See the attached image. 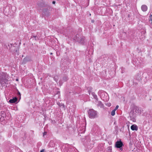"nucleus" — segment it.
I'll return each mask as SVG.
<instances>
[{
    "mask_svg": "<svg viewBox=\"0 0 152 152\" xmlns=\"http://www.w3.org/2000/svg\"><path fill=\"white\" fill-rule=\"evenodd\" d=\"M94 142L93 140H91L89 136H87L85 137L84 141V145L88 148L92 147L94 144Z\"/></svg>",
    "mask_w": 152,
    "mask_h": 152,
    "instance_id": "f257e3e1",
    "label": "nucleus"
},
{
    "mask_svg": "<svg viewBox=\"0 0 152 152\" xmlns=\"http://www.w3.org/2000/svg\"><path fill=\"white\" fill-rule=\"evenodd\" d=\"M98 94L100 96V97L102 100L104 102L107 101L109 100L108 94L104 91H100L98 92Z\"/></svg>",
    "mask_w": 152,
    "mask_h": 152,
    "instance_id": "f03ea898",
    "label": "nucleus"
},
{
    "mask_svg": "<svg viewBox=\"0 0 152 152\" xmlns=\"http://www.w3.org/2000/svg\"><path fill=\"white\" fill-rule=\"evenodd\" d=\"M88 112L89 117L91 119H94L98 117V112L92 109H89Z\"/></svg>",
    "mask_w": 152,
    "mask_h": 152,
    "instance_id": "7ed1b4c3",
    "label": "nucleus"
},
{
    "mask_svg": "<svg viewBox=\"0 0 152 152\" xmlns=\"http://www.w3.org/2000/svg\"><path fill=\"white\" fill-rule=\"evenodd\" d=\"M130 119L133 122H135L136 121L135 118L136 117V114L134 111H131L129 113Z\"/></svg>",
    "mask_w": 152,
    "mask_h": 152,
    "instance_id": "20e7f679",
    "label": "nucleus"
},
{
    "mask_svg": "<svg viewBox=\"0 0 152 152\" xmlns=\"http://www.w3.org/2000/svg\"><path fill=\"white\" fill-rule=\"evenodd\" d=\"M124 146V145L122 142L121 141L120 139L119 140V141H118L115 142V147L117 148H120V147H122Z\"/></svg>",
    "mask_w": 152,
    "mask_h": 152,
    "instance_id": "39448f33",
    "label": "nucleus"
},
{
    "mask_svg": "<svg viewBox=\"0 0 152 152\" xmlns=\"http://www.w3.org/2000/svg\"><path fill=\"white\" fill-rule=\"evenodd\" d=\"M78 131L80 133H84L85 132V127L84 124L80 126L78 129Z\"/></svg>",
    "mask_w": 152,
    "mask_h": 152,
    "instance_id": "423d86ee",
    "label": "nucleus"
},
{
    "mask_svg": "<svg viewBox=\"0 0 152 152\" xmlns=\"http://www.w3.org/2000/svg\"><path fill=\"white\" fill-rule=\"evenodd\" d=\"M86 40L85 37L82 36L81 37L80 39L79 40V41L78 42L81 44H84Z\"/></svg>",
    "mask_w": 152,
    "mask_h": 152,
    "instance_id": "0eeeda50",
    "label": "nucleus"
},
{
    "mask_svg": "<svg viewBox=\"0 0 152 152\" xmlns=\"http://www.w3.org/2000/svg\"><path fill=\"white\" fill-rule=\"evenodd\" d=\"M44 16H48L50 15V13L47 9H44L42 13Z\"/></svg>",
    "mask_w": 152,
    "mask_h": 152,
    "instance_id": "6e6552de",
    "label": "nucleus"
},
{
    "mask_svg": "<svg viewBox=\"0 0 152 152\" xmlns=\"http://www.w3.org/2000/svg\"><path fill=\"white\" fill-rule=\"evenodd\" d=\"M88 93L89 95H90L91 94L92 95L93 97L96 100H97V99H98L97 97V95L95 94V93H94V92H91V90H89Z\"/></svg>",
    "mask_w": 152,
    "mask_h": 152,
    "instance_id": "1a4fd4ad",
    "label": "nucleus"
},
{
    "mask_svg": "<svg viewBox=\"0 0 152 152\" xmlns=\"http://www.w3.org/2000/svg\"><path fill=\"white\" fill-rule=\"evenodd\" d=\"M96 103L98 107H100L101 108L103 107L104 105L103 104L101 101H98L97 99V100H96Z\"/></svg>",
    "mask_w": 152,
    "mask_h": 152,
    "instance_id": "9d476101",
    "label": "nucleus"
},
{
    "mask_svg": "<svg viewBox=\"0 0 152 152\" xmlns=\"http://www.w3.org/2000/svg\"><path fill=\"white\" fill-rule=\"evenodd\" d=\"M133 64L135 65V66H138L141 64V62L139 61L138 59H135L133 61Z\"/></svg>",
    "mask_w": 152,
    "mask_h": 152,
    "instance_id": "9b49d317",
    "label": "nucleus"
},
{
    "mask_svg": "<svg viewBox=\"0 0 152 152\" xmlns=\"http://www.w3.org/2000/svg\"><path fill=\"white\" fill-rule=\"evenodd\" d=\"M81 37H82V36L77 34L74 37L73 39L76 41L78 42L79 41Z\"/></svg>",
    "mask_w": 152,
    "mask_h": 152,
    "instance_id": "f8f14e48",
    "label": "nucleus"
},
{
    "mask_svg": "<svg viewBox=\"0 0 152 152\" xmlns=\"http://www.w3.org/2000/svg\"><path fill=\"white\" fill-rule=\"evenodd\" d=\"M131 129L133 131H137L138 130V128L137 125L133 124L131 126Z\"/></svg>",
    "mask_w": 152,
    "mask_h": 152,
    "instance_id": "ddd939ff",
    "label": "nucleus"
},
{
    "mask_svg": "<svg viewBox=\"0 0 152 152\" xmlns=\"http://www.w3.org/2000/svg\"><path fill=\"white\" fill-rule=\"evenodd\" d=\"M18 99L17 97H15L14 98H13L12 99H10L9 101V102L10 103H15L17 101Z\"/></svg>",
    "mask_w": 152,
    "mask_h": 152,
    "instance_id": "4468645a",
    "label": "nucleus"
},
{
    "mask_svg": "<svg viewBox=\"0 0 152 152\" xmlns=\"http://www.w3.org/2000/svg\"><path fill=\"white\" fill-rule=\"evenodd\" d=\"M141 9L143 11L145 12L148 9V7L145 5H143L142 6Z\"/></svg>",
    "mask_w": 152,
    "mask_h": 152,
    "instance_id": "2eb2a0df",
    "label": "nucleus"
},
{
    "mask_svg": "<svg viewBox=\"0 0 152 152\" xmlns=\"http://www.w3.org/2000/svg\"><path fill=\"white\" fill-rule=\"evenodd\" d=\"M141 108H137L136 109L135 112L137 113L140 114L141 112Z\"/></svg>",
    "mask_w": 152,
    "mask_h": 152,
    "instance_id": "dca6fc26",
    "label": "nucleus"
},
{
    "mask_svg": "<svg viewBox=\"0 0 152 152\" xmlns=\"http://www.w3.org/2000/svg\"><path fill=\"white\" fill-rule=\"evenodd\" d=\"M112 147L110 146L107 148L106 152H112Z\"/></svg>",
    "mask_w": 152,
    "mask_h": 152,
    "instance_id": "f3484780",
    "label": "nucleus"
},
{
    "mask_svg": "<svg viewBox=\"0 0 152 152\" xmlns=\"http://www.w3.org/2000/svg\"><path fill=\"white\" fill-rule=\"evenodd\" d=\"M115 110H113L111 113V114L112 116H114L115 114Z\"/></svg>",
    "mask_w": 152,
    "mask_h": 152,
    "instance_id": "a211bd4d",
    "label": "nucleus"
},
{
    "mask_svg": "<svg viewBox=\"0 0 152 152\" xmlns=\"http://www.w3.org/2000/svg\"><path fill=\"white\" fill-rule=\"evenodd\" d=\"M121 73H124L125 72V69L124 68L122 67L121 68Z\"/></svg>",
    "mask_w": 152,
    "mask_h": 152,
    "instance_id": "6ab92c4d",
    "label": "nucleus"
},
{
    "mask_svg": "<svg viewBox=\"0 0 152 152\" xmlns=\"http://www.w3.org/2000/svg\"><path fill=\"white\" fill-rule=\"evenodd\" d=\"M2 81V82H4V83H5L6 81V80H5L3 79V80L2 81V80L1 78L0 77V83L1 82V81Z\"/></svg>",
    "mask_w": 152,
    "mask_h": 152,
    "instance_id": "aec40b11",
    "label": "nucleus"
},
{
    "mask_svg": "<svg viewBox=\"0 0 152 152\" xmlns=\"http://www.w3.org/2000/svg\"><path fill=\"white\" fill-rule=\"evenodd\" d=\"M63 80L64 81H66L67 80V78L66 77H65L63 78Z\"/></svg>",
    "mask_w": 152,
    "mask_h": 152,
    "instance_id": "412c9836",
    "label": "nucleus"
},
{
    "mask_svg": "<svg viewBox=\"0 0 152 152\" xmlns=\"http://www.w3.org/2000/svg\"><path fill=\"white\" fill-rule=\"evenodd\" d=\"M106 105L108 107H110L111 105V104L110 103H108L106 104Z\"/></svg>",
    "mask_w": 152,
    "mask_h": 152,
    "instance_id": "4be33fe9",
    "label": "nucleus"
},
{
    "mask_svg": "<svg viewBox=\"0 0 152 152\" xmlns=\"http://www.w3.org/2000/svg\"><path fill=\"white\" fill-rule=\"evenodd\" d=\"M118 107H119V106L118 105H117L115 107V109L114 110H115L116 111L118 108Z\"/></svg>",
    "mask_w": 152,
    "mask_h": 152,
    "instance_id": "5701e85b",
    "label": "nucleus"
},
{
    "mask_svg": "<svg viewBox=\"0 0 152 152\" xmlns=\"http://www.w3.org/2000/svg\"><path fill=\"white\" fill-rule=\"evenodd\" d=\"M150 20H152V15L151 14L150 16Z\"/></svg>",
    "mask_w": 152,
    "mask_h": 152,
    "instance_id": "b1692460",
    "label": "nucleus"
},
{
    "mask_svg": "<svg viewBox=\"0 0 152 152\" xmlns=\"http://www.w3.org/2000/svg\"><path fill=\"white\" fill-rule=\"evenodd\" d=\"M33 37V38H35V39H36V38L37 37V38H38V37H37V36H33V37H31V38Z\"/></svg>",
    "mask_w": 152,
    "mask_h": 152,
    "instance_id": "393cba45",
    "label": "nucleus"
},
{
    "mask_svg": "<svg viewBox=\"0 0 152 152\" xmlns=\"http://www.w3.org/2000/svg\"><path fill=\"white\" fill-rule=\"evenodd\" d=\"M54 79L56 82H57L58 81V80L56 78H55V77L54 78Z\"/></svg>",
    "mask_w": 152,
    "mask_h": 152,
    "instance_id": "a878e982",
    "label": "nucleus"
},
{
    "mask_svg": "<svg viewBox=\"0 0 152 152\" xmlns=\"http://www.w3.org/2000/svg\"><path fill=\"white\" fill-rule=\"evenodd\" d=\"M28 58L27 57H26V58H24V61H26L27 60V59H28Z\"/></svg>",
    "mask_w": 152,
    "mask_h": 152,
    "instance_id": "bb28decb",
    "label": "nucleus"
},
{
    "mask_svg": "<svg viewBox=\"0 0 152 152\" xmlns=\"http://www.w3.org/2000/svg\"><path fill=\"white\" fill-rule=\"evenodd\" d=\"M120 148V150L122 151L123 150V148L122 147H120V148Z\"/></svg>",
    "mask_w": 152,
    "mask_h": 152,
    "instance_id": "cd10ccee",
    "label": "nucleus"
},
{
    "mask_svg": "<svg viewBox=\"0 0 152 152\" xmlns=\"http://www.w3.org/2000/svg\"><path fill=\"white\" fill-rule=\"evenodd\" d=\"M40 152H44V150L42 149L40 151Z\"/></svg>",
    "mask_w": 152,
    "mask_h": 152,
    "instance_id": "c85d7f7f",
    "label": "nucleus"
},
{
    "mask_svg": "<svg viewBox=\"0 0 152 152\" xmlns=\"http://www.w3.org/2000/svg\"><path fill=\"white\" fill-rule=\"evenodd\" d=\"M52 3L53 4H55V1H53Z\"/></svg>",
    "mask_w": 152,
    "mask_h": 152,
    "instance_id": "c756f323",
    "label": "nucleus"
},
{
    "mask_svg": "<svg viewBox=\"0 0 152 152\" xmlns=\"http://www.w3.org/2000/svg\"><path fill=\"white\" fill-rule=\"evenodd\" d=\"M135 83V84H137V82H135V83H134V82H133V84H134V83Z\"/></svg>",
    "mask_w": 152,
    "mask_h": 152,
    "instance_id": "7c9ffc66",
    "label": "nucleus"
},
{
    "mask_svg": "<svg viewBox=\"0 0 152 152\" xmlns=\"http://www.w3.org/2000/svg\"><path fill=\"white\" fill-rule=\"evenodd\" d=\"M18 93L20 95V93L19 91L18 92Z\"/></svg>",
    "mask_w": 152,
    "mask_h": 152,
    "instance_id": "2f4dec72",
    "label": "nucleus"
},
{
    "mask_svg": "<svg viewBox=\"0 0 152 152\" xmlns=\"http://www.w3.org/2000/svg\"><path fill=\"white\" fill-rule=\"evenodd\" d=\"M61 81H59V84H61Z\"/></svg>",
    "mask_w": 152,
    "mask_h": 152,
    "instance_id": "473e14b6",
    "label": "nucleus"
},
{
    "mask_svg": "<svg viewBox=\"0 0 152 152\" xmlns=\"http://www.w3.org/2000/svg\"><path fill=\"white\" fill-rule=\"evenodd\" d=\"M89 88V89H91V90H92V88H90H90Z\"/></svg>",
    "mask_w": 152,
    "mask_h": 152,
    "instance_id": "72a5a7b5",
    "label": "nucleus"
},
{
    "mask_svg": "<svg viewBox=\"0 0 152 152\" xmlns=\"http://www.w3.org/2000/svg\"><path fill=\"white\" fill-rule=\"evenodd\" d=\"M141 78H140L138 80L139 81V80H141Z\"/></svg>",
    "mask_w": 152,
    "mask_h": 152,
    "instance_id": "f704fd0d",
    "label": "nucleus"
},
{
    "mask_svg": "<svg viewBox=\"0 0 152 152\" xmlns=\"http://www.w3.org/2000/svg\"><path fill=\"white\" fill-rule=\"evenodd\" d=\"M92 23H93V22H94V21H93L92 20Z\"/></svg>",
    "mask_w": 152,
    "mask_h": 152,
    "instance_id": "c9c22d12",
    "label": "nucleus"
},
{
    "mask_svg": "<svg viewBox=\"0 0 152 152\" xmlns=\"http://www.w3.org/2000/svg\"><path fill=\"white\" fill-rule=\"evenodd\" d=\"M16 80H17V81H18V79H16Z\"/></svg>",
    "mask_w": 152,
    "mask_h": 152,
    "instance_id": "e433bc0d",
    "label": "nucleus"
},
{
    "mask_svg": "<svg viewBox=\"0 0 152 152\" xmlns=\"http://www.w3.org/2000/svg\"><path fill=\"white\" fill-rule=\"evenodd\" d=\"M50 54H52V53H50Z\"/></svg>",
    "mask_w": 152,
    "mask_h": 152,
    "instance_id": "4c0bfd02",
    "label": "nucleus"
}]
</instances>
